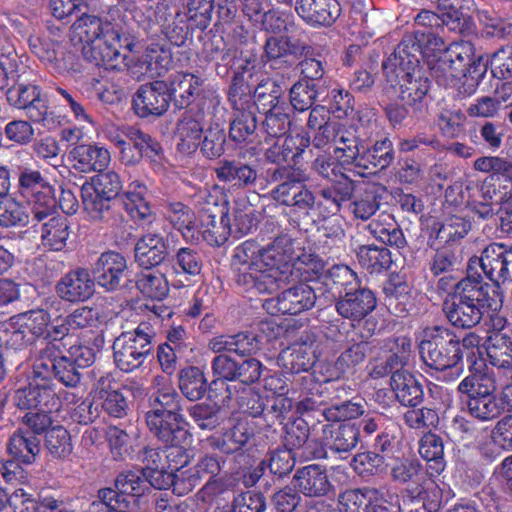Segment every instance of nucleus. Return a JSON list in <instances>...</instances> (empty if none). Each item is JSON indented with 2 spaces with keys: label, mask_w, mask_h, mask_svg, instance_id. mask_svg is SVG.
<instances>
[{
  "label": "nucleus",
  "mask_w": 512,
  "mask_h": 512,
  "mask_svg": "<svg viewBox=\"0 0 512 512\" xmlns=\"http://www.w3.org/2000/svg\"><path fill=\"white\" fill-rule=\"evenodd\" d=\"M467 411L475 419L487 422L498 418L503 407L498 403L495 393H484L467 396Z\"/></svg>",
  "instance_id": "nucleus-58"
},
{
  "label": "nucleus",
  "mask_w": 512,
  "mask_h": 512,
  "mask_svg": "<svg viewBox=\"0 0 512 512\" xmlns=\"http://www.w3.org/2000/svg\"><path fill=\"white\" fill-rule=\"evenodd\" d=\"M25 201L30 208L32 220L36 222H42L53 215L58 208L56 190L52 185L35 192L32 198H27Z\"/></svg>",
  "instance_id": "nucleus-63"
},
{
  "label": "nucleus",
  "mask_w": 512,
  "mask_h": 512,
  "mask_svg": "<svg viewBox=\"0 0 512 512\" xmlns=\"http://www.w3.org/2000/svg\"><path fill=\"white\" fill-rule=\"evenodd\" d=\"M125 136L133 147L151 163H158L163 155L162 145L151 135L132 126L125 127Z\"/></svg>",
  "instance_id": "nucleus-61"
},
{
  "label": "nucleus",
  "mask_w": 512,
  "mask_h": 512,
  "mask_svg": "<svg viewBox=\"0 0 512 512\" xmlns=\"http://www.w3.org/2000/svg\"><path fill=\"white\" fill-rule=\"evenodd\" d=\"M469 375L458 385V392L466 396L476 393H495L497 390L494 372L487 366L484 358L471 353L467 357Z\"/></svg>",
  "instance_id": "nucleus-20"
},
{
  "label": "nucleus",
  "mask_w": 512,
  "mask_h": 512,
  "mask_svg": "<svg viewBox=\"0 0 512 512\" xmlns=\"http://www.w3.org/2000/svg\"><path fill=\"white\" fill-rule=\"evenodd\" d=\"M14 316L18 320L19 326L23 327L33 343L40 338L46 339L51 336L49 331L51 316L48 311L32 309Z\"/></svg>",
  "instance_id": "nucleus-56"
},
{
  "label": "nucleus",
  "mask_w": 512,
  "mask_h": 512,
  "mask_svg": "<svg viewBox=\"0 0 512 512\" xmlns=\"http://www.w3.org/2000/svg\"><path fill=\"white\" fill-rule=\"evenodd\" d=\"M434 57L430 66L431 76L438 85L448 87L462 80L467 65L475 57V47L471 41H454L436 51Z\"/></svg>",
  "instance_id": "nucleus-10"
},
{
  "label": "nucleus",
  "mask_w": 512,
  "mask_h": 512,
  "mask_svg": "<svg viewBox=\"0 0 512 512\" xmlns=\"http://www.w3.org/2000/svg\"><path fill=\"white\" fill-rule=\"evenodd\" d=\"M367 229L376 240L398 251L408 245L402 228L392 214L381 213L368 224Z\"/></svg>",
  "instance_id": "nucleus-39"
},
{
  "label": "nucleus",
  "mask_w": 512,
  "mask_h": 512,
  "mask_svg": "<svg viewBox=\"0 0 512 512\" xmlns=\"http://www.w3.org/2000/svg\"><path fill=\"white\" fill-rule=\"evenodd\" d=\"M72 28L81 43L91 46L97 65H112L122 51L132 53L137 44L136 38L123 32L117 24L85 12L81 13Z\"/></svg>",
  "instance_id": "nucleus-5"
},
{
  "label": "nucleus",
  "mask_w": 512,
  "mask_h": 512,
  "mask_svg": "<svg viewBox=\"0 0 512 512\" xmlns=\"http://www.w3.org/2000/svg\"><path fill=\"white\" fill-rule=\"evenodd\" d=\"M178 384L181 393L190 401L202 399L209 390L204 371L197 366H186L179 371Z\"/></svg>",
  "instance_id": "nucleus-52"
},
{
  "label": "nucleus",
  "mask_w": 512,
  "mask_h": 512,
  "mask_svg": "<svg viewBox=\"0 0 512 512\" xmlns=\"http://www.w3.org/2000/svg\"><path fill=\"white\" fill-rule=\"evenodd\" d=\"M215 0H187L182 7L172 0H160L149 6L143 28L147 33L163 34L171 44L182 46L196 30L205 31L212 20Z\"/></svg>",
  "instance_id": "nucleus-1"
},
{
  "label": "nucleus",
  "mask_w": 512,
  "mask_h": 512,
  "mask_svg": "<svg viewBox=\"0 0 512 512\" xmlns=\"http://www.w3.org/2000/svg\"><path fill=\"white\" fill-rule=\"evenodd\" d=\"M382 291L385 305L392 313L398 317H405L409 313L410 287L403 276L391 274L384 282Z\"/></svg>",
  "instance_id": "nucleus-43"
},
{
  "label": "nucleus",
  "mask_w": 512,
  "mask_h": 512,
  "mask_svg": "<svg viewBox=\"0 0 512 512\" xmlns=\"http://www.w3.org/2000/svg\"><path fill=\"white\" fill-rule=\"evenodd\" d=\"M215 174L220 182L227 183L236 190H250L258 179L256 167L239 159L220 160Z\"/></svg>",
  "instance_id": "nucleus-29"
},
{
  "label": "nucleus",
  "mask_w": 512,
  "mask_h": 512,
  "mask_svg": "<svg viewBox=\"0 0 512 512\" xmlns=\"http://www.w3.org/2000/svg\"><path fill=\"white\" fill-rule=\"evenodd\" d=\"M420 456L427 462L426 471L429 477H438L446 467L444 443L441 436L428 431L419 440Z\"/></svg>",
  "instance_id": "nucleus-42"
},
{
  "label": "nucleus",
  "mask_w": 512,
  "mask_h": 512,
  "mask_svg": "<svg viewBox=\"0 0 512 512\" xmlns=\"http://www.w3.org/2000/svg\"><path fill=\"white\" fill-rule=\"evenodd\" d=\"M356 257L360 267L370 275H381L394 263L391 251L375 244L360 245Z\"/></svg>",
  "instance_id": "nucleus-47"
},
{
  "label": "nucleus",
  "mask_w": 512,
  "mask_h": 512,
  "mask_svg": "<svg viewBox=\"0 0 512 512\" xmlns=\"http://www.w3.org/2000/svg\"><path fill=\"white\" fill-rule=\"evenodd\" d=\"M274 304L277 312L282 315H297L310 310L316 303V294L312 287L305 283L283 290L269 304Z\"/></svg>",
  "instance_id": "nucleus-27"
},
{
  "label": "nucleus",
  "mask_w": 512,
  "mask_h": 512,
  "mask_svg": "<svg viewBox=\"0 0 512 512\" xmlns=\"http://www.w3.org/2000/svg\"><path fill=\"white\" fill-rule=\"evenodd\" d=\"M167 82L169 88V94L171 101H174V105L178 109H187L194 107L193 103L196 96L201 100L203 94L207 91L200 93V87L203 84V80L197 75L189 72H176L172 74ZM208 92H214L208 90Z\"/></svg>",
  "instance_id": "nucleus-26"
},
{
  "label": "nucleus",
  "mask_w": 512,
  "mask_h": 512,
  "mask_svg": "<svg viewBox=\"0 0 512 512\" xmlns=\"http://www.w3.org/2000/svg\"><path fill=\"white\" fill-rule=\"evenodd\" d=\"M220 224L217 223V215L209 208H204L199 212L196 218V229L191 233L192 239L200 237L210 246H220L226 240L224 232L226 230L225 221L228 219L227 213L220 210Z\"/></svg>",
  "instance_id": "nucleus-38"
},
{
  "label": "nucleus",
  "mask_w": 512,
  "mask_h": 512,
  "mask_svg": "<svg viewBox=\"0 0 512 512\" xmlns=\"http://www.w3.org/2000/svg\"><path fill=\"white\" fill-rule=\"evenodd\" d=\"M95 280L85 268H76L65 274L56 285L58 296L68 302H84L95 291Z\"/></svg>",
  "instance_id": "nucleus-24"
},
{
  "label": "nucleus",
  "mask_w": 512,
  "mask_h": 512,
  "mask_svg": "<svg viewBox=\"0 0 512 512\" xmlns=\"http://www.w3.org/2000/svg\"><path fill=\"white\" fill-rule=\"evenodd\" d=\"M255 111L259 113H267L276 109V107L286 106L283 99V90L277 81L267 79L262 81L254 89Z\"/></svg>",
  "instance_id": "nucleus-59"
},
{
  "label": "nucleus",
  "mask_w": 512,
  "mask_h": 512,
  "mask_svg": "<svg viewBox=\"0 0 512 512\" xmlns=\"http://www.w3.org/2000/svg\"><path fill=\"white\" fill-rule=\"evenodd\" d=\"M377 494V488L365 486L346 489L338 496L339 512H371L372 497Z\"/></svg>",
  "instance_id": "nucleus-57"
},
{
  "label": "nucleus",
  "mask_w": 512,
  "mask_h": 512,
  "mask_svg": "<svg viewBox=\"0 0 512 512\" xmlns=\"http://www.w3.org/2000/svg\"><path fill=\"white\" fill-rule=\"evenodd\" d=\"M501 307L499 292L482 277L467 276L448 293L442 309L448 322L461 329H470L479 324L485 314Z\"/></svg>",
  "instance_id": "nucleus-3"
},
{
  "label": "nucleus",
  "mask_w": 512,
  "mask_h": 512,
  "mask_svg": "<svg viewBox=\"0 0 512 512\" xmlns=\"http://www.w3.org/2000/svg\"><path fill=\"white\" fill-rule=\"evenodd\" d=\"M386 191V187L381 184H368L355 191L353 198L348 202L354 218L366 221L375 215L382 205Z\"/></svg>",
  "instance_id": "nucleus-36"
},
{
  "label": "nucleus",
  "mask_w": 512,
  "mask_h": 512,
  "mask_svg": "<svg viewBox=\"0 0 512 512\" xmlns=\"http://www.w3.org/2000/svg\"><path fill=\"white\" fill-rule=\"evenodd\" d=\"M127 270L126 258L116 251L101 253L95 262L92 272L95 282L107 291H115Z\"/></svg>",
  "instance_id": "nucleus-22"
},
{
  "label": "nucleus",
  "mask_w": 512,
  "mask_h": 512,
  "mask_svg": "<svg viewBox=\"0 0 512 512\" xmlns=\"http://www.w3.org/2000/svg\"><path fill=\"white\" fill-rule=\"evenodd\" d=\"M143 475L149 479V482L155 488L165 489L170 483L173 484L174 491H178V480L171 479V474L166 471V460L164 450L160 448H145L143 451Z\"/></svg>",
  "instance_id": "nucleus-40"
},
{
  "label": "nucleus",
  "mask_w": 512,
  "mask_h": 512,
  "mask_svg": "<svg viewBox=\"0 0 512 512\" xmlns=\"http://www.w3.org/2000/svg\"><path fill=\"white\" fill-rule=\"evenodd\" d=\"M427 246L432 251L427 266L434 277L453 274L458 270L462 262L461 248H452L428 240Z\"/></svg>",
  "instance_id": "nucleus-41"
},
{
  "label": "nucleus",
  "mask_w": 512,
  "mask_h": 512,
  "mask_svg": "<svg viewBox=\"0 0 512 512\" xmlns=\"http://www.w3.org/2000/svg\"><path fill=\"white\" fill-rule=\"evenodd\" d=\"M45 367L33 366L32 380L18 388L13 395L16 407L22 410L60 409L61 400L56 392V384L45 378Z\"/></svg>",
  "instance_id": "nucleus-13"
},
{
  "label": "nucleus",
  "mask_w": 512,
  "mask_h": 512,
  "mask_svg": "<svg viewBox=\"0 0 512 512\" xmlns=\"http://www.w3.org/2000/svg\"><path fill=\"white\" fill-rule=\"evenodd\" d=\"M153 384L156 389L150 397V410L182 413V398L173 385L160 375L153 378Z\"/></svg>",
  "instance_id": "nucleus-48"
},
{
  "label": "nucleus",
  "mask_w": 512,
  "mask_h": 512,
  "mask_svg": "<svg viewBox=\"0 0 512 512\" xmlns=\"http://www.w3.org/2000/svg\"><path fill=\"white\" fill-rule=\"evenodd\" d=\"M70 236V224L67 218L56 216L42 225L41 243L50 251H62Z\"/></svg>",
  "instance_id": "nucleus-55"
},
{
  "label": "nucleus",
  "mask_w": 512,
  "mask_h": 512,
  "mask_svg": "<svg viewBox=\"0 0 512 512\" xmlns=\"http://www.w3.org/2000/svg\"><path fill=\"white\" fill-rule=\"evenodd\" d=\"M272 269L261 266L233 267L234 281L245 292L257 294H270L277 288V278L270 271Z\"/></svg>",
  "instance_id": "nucleus-30"
},
{
  "label": "nucleus",
  "mask_w": 512,
  "mask_h": 512,
  "mask_svg": "<svg viewBox=\"0 0 512 512\" xmlns=\"http://www.w3.org/2000/svg\"><path fill=\"white\" fill-rule=\"evenodd\" d=\"M472 0H439V7L443 10L439 15L433 11L423 10L415 17L416 29L405 33L402 39L408 36H417L421 46L419 53L424 56H435L436 51H441L444 41L439 35V30L447 26L449 30L461 34L469 32L472 20L464 10L470 8Z\"/></svg>",
  "instance_id": "nucleus-6"
},
{
  "label": "nucleus",
  "mask_w": 512,
  "mask_h": 512,
  "mask_svg": "<svg viewBox=\"0 0 512 512\" xmlns=\"http://www.w3.org/2000/svg\"><path fill=\"white\" fill-rule=\"evenodd\" d=\"M136 287L144 297L151 300L162 301L169 294V283L166 276L152 269L137 275Z\"/></svg>",
  "instance_id": "nucleus-60"
},
{
  "label": "nucleus",
  "mask_w": 512,
  "mask_h": 512,
  "mask_svg": "<svg viewBox=\"0 0 512 512\" xmlns=\"http://www.w3.org/2000/svg\"><path fill=\"white\" fill-rule=\"evenodd\" d=\"M154 337V329L148 322H141L135 329L122 332L112 345L116 367L124 373L141 368L153 352Z\"/></svg>",
  "instance_id": "nucleus-9"
},
{
  "label": "nucleus",
  "mask_w": 512,
  "mask_h": 512,
  "mask_svg": "<svg viewBox=\"0 0 512 512\" xmlns=\"http://www.w3.org/2000/svg\"><path fill=\"white\" fill-rule=\"evenodd\" d=\"M294 481L299 491L310 497L325 496L332 488L326 469L318 464H310L298 469L294 475Z\"/></svg>",
  "instance_id": "nucleus-37"
},
{
  "label": "nucleus",
  "mask_w": 512,
  "mask_h": 512,
  "mask_svg": "<svg viewBox=\"0 0 512 512\" xmlns=\"http://www.w3.org/2000/svg\"><path fill=\"white\" fill-rule=\"evenodd\" d=\"M351 467L361 478H383L388 474L390 464L383 454L365 450L353 456Z\"/></svg>",
  "instance_id": "nucleus-50"
},
{
  "label": "nucleus",
  "mask_w": 512,
  "mask_h": 512,
  "mask_svg": "<svg viewBox=\"0 0 512 512\" xmlns=\"http://www.w3.org/2000/svg\"><path fill=\"white\" fill-rule=\"evenodd\" d=\"M417 36L402 39L394 52L382 62L386 81L398 89L400 99L407 105L421 103L430 89V80L420 66V58H428L419 53Z\"/></svg>",
  "instance_id": "nucleus-2"
},
{
  "label": "nucleus",
  "mask_w": 512,
  "mask_h": 512,
  "mask_svg": "<svg viewBox=\"0 0 512 512\" xmlns=\"http://www.w3.org/2000/svg\"><path fill=\"white\" fill-rule=\"evenodd\" d=\"M7 451L15 460L30 465L40 453V440L28 429L18 428L9 438Z\"/></svg>",
  "instance_id": "nucleus-45"
},
{
  "label": "nucleus",
  "mask_w": 512,
  "mask_h": 512,
  "mask_svg": "<svg viewBox=\"0 0 512 512\" xmlns=\"http://www.w3.org/2000/svg\"><path fill=\"white\" fill-rule=\"evenodd\" d=\"M393 160L394 149L392 141L385 137L363 150L355 166L369 170V173L372 174L389 167Z\"/></svg>",
  "instance_id": "nucleus-46"
},
{
  "label": "nucleus",
  "mask_w": 512,
  "mask_h": 512,
  "mask_svg": "<svg viewBox=\"0 0 512 512\" xmlns=\"http://www.w3.org/2000/svg\"><path fill=\"white\" fill-rule=\"evenodd\" d=\"M206 106L212 109L215 116L220 114L223 117L226 112V109L220 105V97L216 92L203 94L196 107L187 108L177 122L175 134L179 139L178 150L189 153L199 146Z\"/></svg>",
  "instance_id": "nucleus-11"
},
{
  "label": "nucleus",
  "mask_w": 512,
  "mask_h": 512,
  "mask_svg": "<svg viewBox=\"0 0 512 512\" xmlns=\"http://www.w3.org/2000/svg\"><path fill=\"white\" fill-rule=\"evenodd\" d=\"M55 345H48L43 351L42 356L46 355L49 359L45 360L43 357L36 360L33 366H42L47 369L45 378H48L51 383L57 379L66 387H77L81 380V374L78 368L68 356H57L55 354Z\"/></svg>",
  "instance_id": "nucleus-21"
},
{
  "label": "nucleus",
  "mask_w": 512,
  "mask_h": 512,
  "mask_svg": "<svg viewBox=\"0 0 512 512\" xmlns=\"http://www.w3.org/2000/svg\"><path fill=\"white\" fill-rule=\"evenodd\" d=\"M73 167L82 172H98L108 167L111 156L107 148L97 144H80L69 152Z\"/></svg>",
  "instance_id": "nucleus-35"
},
{
  "label": "nucleus",
  "mask_w": 512,
  "mask_h": 512,
  "mask_svg": "<svg viewBox=\"0 0 512 512\" xmlns=\"http://www.w3.org/2000/svg\"><path fill=\"white\" fill-rule=\"evenodd\" d=\"M82 213L86 221L106 227H120L125 222L123 214L118 210L117 201L103 196L93 189L82 186Z\"/></svg>",
  "instance_id": "nucleus-15"
},
{
  "label": "nucleus",
  "mask_w": 512,
  "mask_h": 512,
  "mask_svg": "<svg viewBox=\"0 0 512 512\" xmlns=\"http://www.w3.org/2000/svg\"><path fill=\"white\" fill-rule=\"evenodd\" d=\"M168 240L159 233L142 235L135 244V261L145 270L159 266L169 256Z\"/></svg>",
  "instance_id": "nucleus-31"
},
{
  "label": "nucleus",
  "mask_w": 512,
  "mask_h": 512,
  "mask_svg": "<svg viewBox=\"0 0 512 512\" xmlns=\"http://www.w3.org/2000/svg\"><path fill=\"white\" fill-rule=\"evenodd\" d=\"M255 112H235L230 122L229 137L236 144L252 143L256 136Z\"/></svg>",
  "instance_id": "nucleus-64"
},
{
  "label": "nucleus",
  "mask_w": 512,
  "mask_h": 512,
  "mask_svg": "<svg viewBox=\"0 0 512 512\" xmlns=\"http://www.w3.org/2000/svg\"><path fill=\"white\" fill-rule=\"evenodd\" d=\"M254 422L247 418H239L235 424L220 435L207 438L208 446L223 454L243 455V450L255 435Z\"/></svg>",
  "instance_id": "nucleus-19"
},
{
  "label": "nucleus",
  "mask_w": 512,
  "mask_h": 512,
  "mask_svg": "<svg viewBox=\"0 0 512 512\" xmlns=\"http://www.w3.org/2000/svg\"><path fill=\"white\" fill-rule=\"evenodd\" d=\"M211 369L215 376H222L230 381H238L239 387H247L258 382L265 367L254 358H233L231 355H217L211 361Z\"/></svg>",
  "instance_id": "nucleus-14"
},
{
  "label": "nucleus",
  "mask_w": 512,
  "mask_h": 512,
  "mask_svg": "<svg viewBox=\"0 0 512 512\" xmlns=\"http://www.w3.org/2000/svg\"><path fill=\"white\" fill-rule=\"evenodd\" d=\"M477 171L488 173L480 192L485 199L501 203L512 196V161L498 156L479 157L474 162Z\"/></svg>",
  "instance_id": "nucleus-12"
},
{
  "label": "nucleus",
  "mask_w": 512,
  "mask_h": 512,
  "mask_svg": "<svg viewBox=\"0 0 512 512\" xmlns=\"http://www.w3.org/2000/svg\"><path fill=\"white\" fill-rule=\"evenodd\" d=\"M471 230L470 221L463 217L451 216L443 221H435L428 229L427 240L452 248H460V242Z\"/></svg>",
  "instance_id": "nucleus-33"
},
{
  "label": "nucleus",
  "mask_w": 512,
  "mask_h": 512,
  "mask_svg": "<svg viewBox=\"0 0 512 512\" xmlns=\"http://www.w3.org/2000/svg\"><path fill=\"white\" fill-rule=\"evenodd\" d=\"M484 275L493 282L496 291L500 284L512 281V246L493 242L487 245L476 260Z\"/></svg>",
  "instance_id": "nucleus-16"
},
{
  "label": "nucleus",
  "mask_w": 512,
  "mask_h": 512,
  "mask_svg": "<svg viewBox=\"0 0 512 512\" xmlns=\"http://www.w3.org/2000/svg\"><path fill=\"white\" fill-rule=\"evenodd\" d=\"M358 181H344L331 184L320 191V200L316 203L320 215L329 218L339 214L344 205L353 198Z\"/></svg>",
  "instance_id": "nucleus-34"
},
{
  "label": "nucleus",
  "mask_w": 512,
  "mask_h": 512,
  "mask_svg": "<svg viewBox=\"0 0 512 512\" xmlns=\"http://www.w3.org/2000/svg\"><path fill=\"white\" fill-rule=\"evenodd\" d=\"M390 385L398 402L405 407H417L424 400L422 384L410 372H396Z\"/></svg>",
  "instance_id": "nucleus-44"
},
{
  "label": "nucleus",
  "mask_w": 512,
  "mask_h": 512,
  "mask_svg": "<svg viewBox=\"0 0 512 512\" xmlns=\"http://www.w3.org/2000/svg\"><path fill=\"white\" fill-rule=\"evenodd\" d=\"M423 363L436 371L455 369L459 376L463 371L464 350L460 349V338L450 328L427 326L416 337Z\"/></svg>",
  "instance_id": "nucleus-7"
},
{
  "label": "nucleus",
  "mask_w": 512,
  "mask_h": 512,
  "mask_svg": "<svg viewBox=\"0 0 512 512\" xmlns=\"http://www.w3.org/2000/svg\"><path fill=\"white\" fill-rule=\"evenodd\" d=\"M360 436V427L355 422H328L322 426L323 445L336 453L353 450Z\"/></svg>",
  "instance_id": "nucleus-28"
},
{
  "label": "nucleus",
  "mask_w": 512,
  "mask_h": 512,
  "mask_svg": "<svg viewBox=\"0 0 512 512\" xmlns=\"http://www.w3.org/2000/svg\"><path fill=\"white\" fill-rule=\"evenodd\" d=\"M10 55L6 58L9 62L11 80L13 84L8 86L5 95L10 106L24 110L28 119L37 124H41L47 129H54L61 124L60 117L49 106L48 100L42 96V89L39 85L24 81L20 74L14 75L17 67L16 58Z\"/></svg>",
  "instance_id": "nucleus-8"
},
{
  "label": "nucleus",
  "mask_w": 512,
  "mask_h": 512,
  "mask_svg": "<svg viewBox=\"0 0 512 512\" xmlns=\"http://www.w3.org/2000/svg\"><path fill=\"white\" fill-rule=\"evenodd\" d=\"M141 64L152 77H162L173 65L172 52L165 44L151 42L145 49Z\"/></svg>",
  "instance_id": "nucleus-54"
},
{
  "label": "nucleus",
  "mask_w": 512,
  "mask_h": 512,
  "mask_svg": "<svg viewBox=\"0 0 512 512\" xmlns=\"http://www.w3.org/2000/svg\"><path fill=\"white\" fill-rule=\"evenodd\" d=\"M377 306V299L372 290L358 288L347 291L340 297L335 308L340 316L352 322H360L369 315Z\"/></svg>",
  "instance_id": "nucleus-25"
},
{
  "label": "nucleus",
  "mask_w": 512,
  "mask_h": 512,
  "mask_svg": "<svg viewBox=\"0 0 512 512\" xmlns=\"http://www.w3.org/2000/svg\"><path fill=\"white\" fill-rule=\"evenodd\" d=\"M295 10L312 26H331L341 14L337 0H297Z\"/></svg>",
  "instance_id": "nucleus-32"
},
{
  "label": "nucleus",
  "mask_w": 512,
  "mask_h": 512,
  "mask_svg": "<svg viewBox=\"0 0 512 512\" xmlns=\"http://www.w3.org/2000/svg\"><path fill=\"white\" fill-rule=\"evenodd\" d=\"M268 184H276L269 192L271 199L287 207L286 216L294 229L307 230L312 221L311 213L316 206V197L306 182L308 177L299 168L290 165L266 170Z\"/></svg>",
  "instance_id": "nucleus-4"
},
{
  "label": "nucleus",
  "mask_w": 512,
  "mask_h": 512,
  "mask_svg": "<svg viewBox=\"0 0 512 512\" xmlns=\"http://www.w3.org/2000/svg\"><path fill=\"white\" fill-rule=\"evenodd\" d=\"M145 422L150 433L162 443L182 442L186 438L187 422L182 413L148 410Z\"/></svg>",
  "instance_id": "nucleus-18"
},
{
  "label": "nucleus",
  "mask_w": 512,
  "mask_h": 512,
  "mask_svg": "<svg viewBox=\"0 0 512 512\" xmlns=\"http://www.w3.org/2000/svg\"><path fill=\"white\" fill-rule=\"evenodd\" d=\"M254 89L245 80L244 72H236L228 90V101L235 112H255Z\"/></svg>",
  "instance_id": "nucleus-53"
},
{
  "label": "nucleus",
  "mask_w": 512,
  "mask_h": 512,
  "mask_svg": "<svg viewBox=\"0 0 512 512\" xmlns=\"http://www.w3.org/2000/svg\"><path fill=\"white\" fill-rule=\"evenodd\" d=\"M147 194V186L140 180H134L118 198L130 219L140 225L149 224L154 219Z\"/></svg>",
  "instance_id": "nucleus-23"
},
{
  "label": "nucleus",
  "mask_w": 512,
  "mask_h": 512,
  "mask_svg": "<svg viewBox=\"0 0 512 512\" xmlns=\"http://www.w3.org/2000/svg\"><path fill=\"white\" fill-rule=\"evenodd\" d=\"M347 163L340 157L334 158L330 154L319 155L312 164L313 170L322 178L327 179L331 184L338 182L354 181L347 174Z\"/></svg>",
  "instance_id": "nucleus-62"
},
{
  "label": "nucleus",
  "mask_w": 512,
  "mask_h": 512,
  "mask_svg": "<svg viewBox=\"0 0 512 512\" xmlns=\"http://www.w3.org/2000/svg\"><path fill=\"white\" fill-rule=\"evenodd\" d=\"M359 128L352 124H340V129L335 141L334 154L345 161L347 165H355L360 155Z\"/></svg>",
  "instance_id": "nucleus-51"
},
{
  "label": "nucleus",
  "mask_w": 512,
  "mask_h": 512,
  "mask_svg": "<svg viewBox=\"0 0 512 512\" xmlns=\"http://www.w3.org/2000/svg\"><path fill=\"white\" fill-rule=\"evenodd\" d=\"M162 213L166 221L178 230L184 238L191 237L196 229V214L190 206L181 201H165Z\"/></svg>",
  "instance_id": "nucleus-49"
},
{
  "label": "nucleus",
  "mask_w": 512,
  "mask_h": 512,
  "mask_svg": "<svg viewBox=\"0 0 512 512\" xmlns=\"http://www.w3.org/2000/svg\"><path fill=\"white\" fill-rule=\"evenodd\" d=\"M171 97L167 82L155 80L142 84L132 100V108L140 118L160 117L169 109Z\"/></svg>",
  "instance_id": "nucleus-17"
}]
</instances>
